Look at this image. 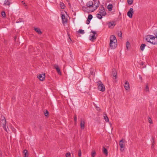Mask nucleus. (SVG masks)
<instances>
[{"label": "nucleus", "mask_w": 157, "mask_h": 157, "mask_svg": "<svg viewBox=\"0 0 157 157\" xmlns=\"http://www.w3.org/2000/svg\"><path fill=\"white\" fill-rule=\"evenodd\" d=\"M117 45V40L116 37L112 35L110 37L109 46L111 49H115Z\"/></svg>", "instance_id": "obj_1"}, {"label": "nucleus", "mask_w": 157, "mask_h": 157, "mask_svg": "<svg viewBox=\"0 0 157 157\" xmlns=\"http://www.w3.org/2000/svg\"><path fill=\"white\" fill-rule=\"evenodd\" d=\"M99 2H98L99 3ZM88 7H93V9L92 10V11H93L96 9L99 6V3H98L97 5H95V4H94L93 2L92 1H90L87 2L86 5Z\"/></svg>", "instance_id": "obj_2"}, {"label": "nucleus", "mask_w": 157, "mask_h": 157, "mask_svg": "<svg viewBox=\"0 0 157 157\" xmlns=\"http://www.w3.org/2000/svg\"><path fill=\"white\" fill-rule=\"evenodd\" d=\"M155 37L151 35H148L146 36V40L148 42L152 43L154 44H155L156 43L155 41Z\"/></svg>", "instance_id": "obj_3"}, {"label": "nucleus", "mask_w": 157, "mask_h": 157, "mask_svg": "<svg viewBox=\"0 0 157 157\" xmlns=\"http://www.w3.org/2000/svg\"><path fill=\"white\" fill-rule=\"evenodd\" d=\"M98 89L100 91L104 92L105 90V86L101 81H98L97 82Z\"/></svg>", "instance_id": "obj_4"}, {"label": "nucleus", "mask_w": 157, "mask_h": 157, "mask_svg": "<svg viewBox=\"0 0 157 157\" xmlns=\"http://www.w3.org/2000/svg\"><path fill=\"white\" fill-rule=\"evenodd\" d=\"M93 34H90L89 36V40L92 42H94L95 40L96 39L97 34L96 32L95 31H91Z\"/></svg>", "instance_id": "obj_5"}, {"label": "nucleus", "mask_w": 157, "mask_h": 157, "mask_svg": "<svg viewBox=\"0 0 157 157\" xmlns=\"http://www.w3.org/2000/svg\"><path fill=\"white\" fill-rule=\"evenodd\" d=\"M99 12L102 14V16L106 15V13L103 5H101L99 9Z\"/></svg>", "instance_id": "obj_6"}, {"label": "nucleus", "mask_w": 157, "mask_h": 157, "mask_svg": "<svg viewBox=\"0 0 157 157\" xmlns=\"http://www.w3.org/2000/svg\"><path fill=\"white\" fill-rule=\"evenodd\" d=\"M2 120L1 121V124L3 126V129L7 132V130L6 127V121L4 117H2Z\"/></svg>", "instance_id": "obj_7"}, {"label": "nucleus", "mask_w": 157, "mask_h": 157, "mask_svg": "<svg viewBox=\"0 0 157 157\" xmlns=\"http://www.w3.org/2000/svg\"><path fill=\"white\" fill-rule=\"evenodd\" d=\"M119 145L120 147V151L121 152H123L124 149L125 145L123 140H121L120 141Z\"/></svg>", "instance_id": "obj_8"}, {"label": "nucleus", "mask_w": 157, "mask_h": 157, "mask_svg": "<svg viewBox=\"0 0 157 157\" xmlns=\"http://www.w3.org/2000/svg\"><path fill=\"white\" fill-rule=\"evenodd\" d=\"M134 13L133 10L132 8H130L127 13L128 16L130 18H132V15Z\"/></svg>", "instance_id": "obj_9"}, {"label": "nucleus", "mask_w": 157, "mask_h": 157, "mask_svg": "<svg viewBox=\"0 0 157 157\" xmlns=\"http://www.w3.org/2000/svg\"><path fill=\"white\" fill-rule=\"evenodd\" d=\"M45 75L44 74H42L39 75L37 76V78L41 81H43L45 78Z\"/></svg>", "instance_id": "obj_10"}, {"label": "nucleus", "mask_w": 157, "mask_h": 157, "mask_svg": "<svg viewBox=\"0 0 157 157\" xmlns=\"http://www.w3.org/2000/svg\"><path fill=\"white\" fill-rule=\"evenodd\" d=\"M124 86L126 90H129V89H130L129 84L128 81H126L125 82Z\"/></svg>", "instance_id": "obj_11"}, {"label": "nucleus", "mask_w": 157, "mask_h": 157, "mask_svg": "<svg viewBox=\"0 0 157 157\" xmlns=\"http://www.w3.org/2000/svg\"><path fill=\"white\" fill-rule=\"evenodd\" d=\"M55 68L56 69L57 71L58 74L61 75V73L60 71V69L58 65L55 64L54 65Z\"/></svg>", "instance_id": "obj_12"}, {"label": "nucleus", "mask_w": 157, "mask_h": 157, "mask_svg": "<svg viewBox=\"0 0 157 157\" xmlns=\"http://www.w3.org/2000/svg\"><path fill=\"white\" fill-rule=\"evenodd\" d=\"M112 74L113 77H115V79H116L117 78V72L115 68H113L112 69Z\"/></svg>", "instance_id": "obj_13"}, {"label": "nucleus", "mask_w": 157, "mask_h": 157, "mask_svg": "<svg viewBox=\"0 0 157 157\" xmlns=\"http://www.w3.org/2000/svg\"><path fill=\"white\" fill-rule=\"evenodd\" d=\"M85 122L84 120H81L80 121V126L82 129H84L85 128Z\"/></svg>", "instance_id": "obj_14"}, {"label": "nucleus", "mask_w": 157, "mask_h": 157, "mask_svg": "<svg viewBox=\"0 0 157 157\" xmlns=\"http://www.w3.org/2000/svg\"><path fill=\"white\" fill-rule=\"evenodd\" d=\"M61 18L62 19V22L63 24L65 23H67V19L66 18L65 16L64 15L62 14V15Z\"/></svg>", "instance_id": "obj_15"}, {"label": "nucleus", "mask_w": 157, "mask_h": 157, "mask_svg": "<svg viewBox=\"0 0 157 157\" xmlns=\"http://www.w3.org/2000/svg\"><path fill=\"white\" fill-rule=\"evenodd\" d=\"M34 29L35 31L38 34H42V33L39 28H34Z\"/></svg>", "instance_id": "obj_16"}, {"label": "nucleus", "mask_w": 157, "mask_h": 157, "mask_svg": "<svg viewBox=\"0 0 157 157\" xmlns=\"http://www.w3.org/2000/svg\"><path fill=\"white\" fill-rule=\"evenodd\" d=\"M103 152L106 156L108 155V152L107 149L105 147H103Z\"/></svg>", "instance_id": "obj_17"}, {"label": "nucleus", "mask_w": 157, "mask_h": 157, "mask_svg": "<svg viewBox=\"0 0 157 157\" xmlns=\"http://www.w3.org/2000/svg\"><path fill=\"white\" fill-rule=\"evenodd\" d=\"M28 152V151L27 150L25 149L23 151V153H24V157H28V155L27 154V153Z\"/></svg>", "instance_id": "obj_18"}, {"label": "nucleus", "mask_w": 157, "mask_h": 157, "mask_svg": "<svg viewBox=\"0 0 157 157\" xmlns=\"http://www.w3.org/2000/svg\"><path fill=\"white\" fill-rule=\"evenodd\" d=\"M10 4V1L9 0H6L5 1L4 5L6 6H9Z\"/></svg>", "instance_id": "obj_19"}, {"label": "nucleus", "mask_w": 157, "mask_h": 157, "mask_svg": "<svg viewBox=\"0 0 157 157\" xmlns=\"http://www.w3.org/2000/svg\"><path fill=\"white\" fill-rule=\"evenodd\" d=\"M113 8V5L112 4H109L107 6V8L109 11H111Z\"/></svg>", "instance_id": "obj_20"}, {"label": "nucleus", "mask_w": 157, "mask_h": 157, "mask_svg": "<svg viewBox=\"0 0 157 157\" xmlns=\"http://www.w3.org/2000/svg\"><path fill=\"white\" fill-rule=\"evenodd\" d=\"M146 45L145 44H142L140 47V49L141 51H143Z\"/></svg>", "instance_id": "obj_21"}, {"label": "nucleus", "mask_w": 157, "mask_h": 157, "mask_svg": "<svg viewBox=\"0 0 157 157\" xmlns=\"http://www.w3.org/2000/svg\"><path fill=\"white\" fill-rule=\"evenodd\" d=\"M97 17L99 19H101L102 18V15L101 13H97L96 14Z\"/></svg>", "instance_id": "obj_22"}, {"label": "nucleus", "mask_w": 157, "mask_h": 157, "mask_svg": "<svg viewBox=\"0 0 157 157\" xmlns=\"http://www.w3.org/2000/svg\"><path fill=\"white\" fill-rule=\"evenodd\" d=\"M115 25L114 24V22H109V27H111L112 26H114Z\"/></svg>", "instance_id": "obj_23"}, {"label": "nucleus", "mask_w": 157, "mask_h": 157, "mask_svg": "<svg viewBox=\"0 0 157 157\" xmlns=\"http://www.w3.org/2000/svg\"><path fill=\"white\" fill-rule=\"evenodd\" d=\"M130 46V44L128 41H127L126 43V47L127 50H128L129 47Z\"/></svg>", "instance_id": "obj_24"}, {"label": "nucleus", "mask_w": 157, "mask_h": 157, "mask_svg": "<svg viewBox=\"0 0 157 157\" xmlns=\"http://www.w3.org/2000/svg\"><path fill=\"white\" fill-rule=\"evenodd\" d=\"M105 116H104V119L105 120V121L107 122H108L109 121V119L107 116H106V114H105Z\"/></svg>", "instance_id": "obj_25"}, {"label": "nucleus", "mask_w": 157, "mask_h": 157, "mask_svg": "<svg viewBox=\"0 0 157 157\" xmlns=\"http://www.w3.org/2000/svg\"><path fill=\"white\" fill-rule=\"evenodd\" d=\"M134 0H127V2L128 4L130 5H131L133 2Z\"/></svg>", "instance_id": "obj_26"}, {"label": "nucleus", "mask_w": 157, "mask_h": 157, "mask_svg": "<svg viewBox=\"0 0 157 157\" xmlns=\"http://www.w3.org/2000/svg\"><path fill=\"white\" fill-rule=\"evenodd\" d=\"M93 16L91 14H90L88 15V17L87 19H88V21L89 20L90 21L92 18Z\"/></svg>", "instance_id": "obj_27"}, {"label": "nucleus", "mask_w": 157, "mask_h": 157, "mask_svg": "<svg viewBox=\"0 0 157 157\" xmlns=\"http://www.w3.org/2000/svg\"><path fill=\"white\" fill-rule=\"evenodd\" d=\"M78 33L81 34H83L84 33V30L82 29H79L78 31Z\"/></svg>", "instance_id": "obj_28"}, {"label": "nucleus", "mask_w": 157, "mask_h": 157, "mask_svg": "<svg viewBox=\"0 0 157 157\" xmlns=\"http://www.w3.org/2000/svg\"><path fill=\"white\" fill-rule=\"evenodd\" d=\"M96 154V152L95 151H93L91 152V155L92 157H94Z\"/></svg>", "instance_id": "obj_29"}, {"label": "nucleus", "mask_w": 157, "mask_h": 157, "mask_svg": "<svg viewBox=\"0 0 157 157\" xmlns=\"http://www.w3.org/2000/svg\"><path fill=\"white\" fill-rule=\"evenodd\" d=\"M122 32L121 31H118V32L117 35L118 36L121 37H122Z\"/></svg>", "instance_id": "obj_30"}, {"label": "nucleus", "mask_w": 157, "mask_h": 157, "mask_svg": "<svg viewBox=\"0 0 157 157\" xmlns=\"http://www.w3.org/2000/svg\"><path fill=\"white\" fill-rule=\"evenodd\" d=\"M74 121L75 123L76 124L77 122V117L76 114L74 116Z\"/></svg>", "instance_id": "obj_31"}, {"label": "nucleus", "mask_w": 157, "mask_h": 157, "mask_svg": "<svg viewBox=\"0 0 157 157\" xmlns=\"http://www.w3.org/2000/svg\"><path fill=\"white\" fill-rule=\"evenodd\" d=\"M71 155L70 153H67L66 154V157H71Z\"/></svg>", "instance_id": "obj_32"}, {"label": "nucleus", "mask_w": 157, "mask_h": 157, "mask_svg": "<svg viewBox=\"0 0 157 157\" xmlns=\"http://www.w3.org/2000/svg\"><path fill=\"white\" fill-rule=\"evenodd\" d=\"M78 155L80 157L81 155V151L80 149L78 151Z\"/></svg>", "instance_id": "obj_33"}, {"label": "nucleus", "mask_w": 157, "mask_h": 157, "mask_svg": "<svg viewBox=\"0 0 157 157\" xmlns=\"http://www.w3.org/2000/svg\"><path fill=\"white\" fill-rule=\"evenodd\" d=\"M2 15L3 17H5L6 16V13L4 11H2Z\"/></svg>", "instance_id": "obj_34"}, {"label": "nucleus", "mask_w": 157, "mask_h": 157, "mask_svg": "<svg viewBox=\"0 0 157 157\" xmlns=\"http://www.w3.org/2000/svg\"><path fill=\"white\" fill-rule=\"evenodd\" d=\"M148 121L150 124H152V121L151 120V119L150 117H149L148 118Z\"/></svg>", "instance_id": "obj_35"}, {"label": "nucleus", "mask_w": 157, "mask_h": 157, "mask_svg": "<svg viewBox=\"0 0 157 157\" xmlns=\"http://www.w3.org/2000/svg\"><path fill=\"white\" fill-rule=\"evenodd\" d=\"M48 114V112L47 110L46 111V112L45 113L44 115L45 116H47Z\"/></svg>", "instance_id": "obj_36"}, {"label": "nucleus", "mask_w": 157, "mask_h": 157, "mask_svg": "<svg viewBox=\"0 0 157 157\" xmlns=\"http://www.w3.org/2000/svg\"><path fill=\"white\" fill-rule=\"evenodd\" d=\"M145 89L146 91H149V87L147 86H146L145 87Z\"/></svg>", "instance_id": "obj_37"}, {"label": "nucleus", "mask_w": 157, "mask_h": 157, "mask_svg": "<svg viewBox=\"0 0 157 157\" xmlns=\"http://www.w3.org/2000/svg\"><path fill=\"white\" fill-rule=\"evenodd\" d=\"M63 5H62V4H61V8L62 9H64L65 7V6L63 4Z\"/></svg>", "instance_id": "obj_38"}, {"label": "nucleus", "mask_w": 157, "mask_h": 157, "mask_svg": "<svg viewBox=\"0 0 157 157\" xmlns=\"http://www.w3.org/2000/svg\"><path fill=\"white\" fill-rule=\"evenodd\" d=\"M154 34L155 36V38H157V30L155 32Z\"/></svg>", "instance_id": "obj_39"}, {"label": "nucleus", "mask_w": 157, "mask_h": 157, "mask_svg": "<svg viewBox=\"0 0 157 157\" xmlns=\"http://www.w3.org/2000/svg\"><path fill=\"white\" fill-rule=\"evenodd\" d=\"M90 21L89 20V21H88V19L86 21V23L87 24H89L90 23Z\"/></svg>", "instance_id": "obj_40"}, {"label": "nucleus", "mask_w": 157, "mask_h": 157, "mask_svg": "<svg viewBox=\"0 0 157 157\" xmlns=\"http://www.w3.org/2000/svg\"><path fill=\"white\" fill-rule=\"evenodd\" d=\"M154 144V141L153 140V142H152V147H153Z\"/></svg>", "instance_id": "obj_41"}, {"label": "nucleus", "mask_w": 157, "mask_h": 157, "mask_svg": "<svg viewBox=\"0 0 157 157\" xmlns=\"http://www.w3.org/2000/svg\"><path fill=\"white\" fill-rule=\"evenodd\" d=\"M139 77H140V78L141 79V80H142V77H141L140 76Z\"/></svg>", "instance_id": "obj_42"}, {"label": "nucleus", "mask_w": 157, "mask_h": 157, "mask_svg": "<svg viewBox=\"0 0 157 157\" xmlns=\"http://www.w3.org/2000/svg\"><path fill=\"white\" fill-rule=\"evenodd\" d=\"M22 3H23V4H25V3H23V1H22Z\"/></svg>", "instance_id": "obj_43"}, {"label": "nucleus", "mask_w": 157, "mask_h": 157, "mask_svg": "<svg viewBox=\"0 0 157 157\" xmlns=\"http://www.w3.org/2000/svg\"><path fill=\"white\" fill-rule=\"evenodd\" d=\"M93 1H94L95 0H93Z\"/></svg>", "instance_id": "obj_44"}]
</instances>
